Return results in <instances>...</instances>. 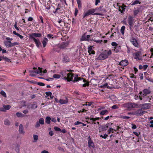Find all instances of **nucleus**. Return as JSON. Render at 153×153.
<instances>
[{
	"label": "nucleus",
	"instance_id": "f257e3e1",
	"mask_svg": "<svg viewBox=\"0 0 153 153\" xmlns=\"http://www.w3.org/2000/svg\"><path fill=\"white\" fill-rule=\"evenodd\" d=\"M93 117V115L90 116V117H85L86 120H87L86 122L87 123L91 124H95L99 125V123L97 122L95 123V122L97 120H99L100 119V117H96L95 118Z\"/></svg>",
	"mask_w": 153,
	"mask_h": 153
},
{
	"label": "nucleus",
	"instance_id": "f03ea898",
	"mask_svg": "<svg viewBox=\"0 0 153 153\" xmlns=\"http://www.w3.org/2000/svg\"><path fill=\"white\" fill-rule=\"evenodd\" d=\"M150 92L151 91L149 90L146 88L144 89L143 92L140 91L139 93V94L141 95V97H143V99L144 98H146V100L147 101L151 100L152 98V96H151V97L149 96H147V95L149 94Z\"/></svg>",
	"mask_w": 153,
	"mask_h": 153
},
{
	"label": "nucleus",
	"instance_id": "7ed1b4c3",
	"mask_svg": "<svg viewBox=\"0 0 153 153\" xmlns=\"http://www.w3.org/2000/svg\"><path fill=\"white\" fill-rule=\"evenodd\" d=\"M96 11V9L94 8L89 9L86 13H84L83 14V18H85L86 16L89 15H94L100 16H103V13H95Z\"/></svg>",
	"mask_w": 153,
	"mask_h": 153
},
{
	"label": "nucleus",
	"instance_id": "20e7f679",
	"mask_svg": "<svg viewBox=\"0 0 153 153\" xmlns=\"http://www.w3.org/2000/svg\"><path fill=\"white\" fill-rule=\"evenodd\" d=\"M133 16L129 15L127 19L128 23L129 24V29L132 30V27H133L134 24L135 22Z\"/></svg>",
	"mask_w": 153,
	"mask_h": 153
},
{
	"label": "nucleus",
	"instance_id": "39448f33",
	"mask_svg": "<svg viewBox=\"0 0 153 153\" xmlns=\"http://www.w3.org/2000/svg\"><path fill=\"white\" fill-rule=\"evenodd\" d=\"M142 109H139L136 111L134 113H128V114L135 115L137 116H141L146 113V111H143Z\"/></svg>",
	"mask_w": 153,
	"mask_h": 153
},
{
	"label": "nucleus",
	"instance_id": "423d86ee",
	"mask_svg": "<svg viewBox=\"0 0 153 153\" xmlns=\"http://www.w3.org/2000/svg\"><path fill=\"white\" fill-rule=\"evenodd\" d=\"M73 71L70 70H63L61 71L60 74L62 75V78L64 80H66L67 78H66L69 72H72Z\"/></svg>",
	"mask_w": 153,
	"mask_h": 153
},
{
	"label": "nucleus",
	"instance_id": "0eeeda50",
	"mask_svg": "<svg viewBox=\"0 0 153 153\" xmlns=\"http://www.w3.org/2000/svg\"><path fill=\"white\" fill-rule=\"evenodd\" d=\"M4 43L6 47L7 48L19 45V43L18 42H15L12 43L10 41H5L4 42Z\"/></svg>",
	"mask_w": 153,
	"mask_h": 153
},
{
	"label": "nucleus",
	"instance_id": "6e6552de",
	"mask_svg": "<svg viewBox=\"0 0 153 153\" xmlns=\"http://www.w3.org/2000/svg\"><path fill=\"white\" fill-rule=\"evenodd\" d=\"M88 141V147L90 148H92L94 149L95 147L94 143L93 140H91V136H89L87 138Z\"/></svg>",
	"mask_w": 153,
	"mask_h": 153
},
{
	"label": "nucleus",
	"instance_id": "1a4fd4ad",
	"mask_svg": "<svg viewBox=\"0 0 153 153\" xmlns=\"http://www.w3.org/2000/svg\"><path fill=\"white\" fill-rule=\"evenodd\" d=\"M42 36V34L40 33H33L30 34L29 38L31 39L34 40L35 39H36L35 37H41Z\"/></svg>",
	"mask_w": 153,
	"mask_h": 153
},
{
	"label": "nucleus",
	"instance_id": "9d476101",
	"mask_svg": "<svg viewBox=\"0 0 153 153\" xmlns=\"http://www.w3.org/2000/svg\"><path fill=\"white\" fill-rule=\"evenodd\" d=\"M141 54V51H138L136 52L133 54V56L134 59H136L137 61L142 60V57H139Z\"/></svg>",
	"mask_w": 153,
	"mask_h": 153
},
{
	"label": "nucleus",
	"instance_id": "9b49d317",
	"mask_svg": "<svg viewBox=\"0 0 153 153\" xmlns=\"http://www.w3.org/2000/svg\"><path fill=\"white\" fill-rule=\"evenodd\" d=\"M39 69L38 70H36V71H29L30 72V75L31 76H36V74H39L40 72L41 73L42 72V69L40 68H39Z\"/></svg>",
	"mask_w": 153,
	"mask_h": 153
},
{
	"label": "nucleus",
	"instance_id": "f8f14e48",
	"mask_svg": "<svg viewBox=\"0 0 153 153\" xmlns=\"http://www.w3.org/2000/svg\"><path fill=\"white\" fill-rule=\"evenodd\" d=\"M130 41L134 47L137 48L138 47L139 44L137 41L133 37H131Z\"/></svg>",
	"mask_w": 153,
	"mask_h": 153
},
{
	"label": "nucleus",
	"instance_id": "ddd939ff",
	"mask_svg": "<svg viewBox=\"0 0 153 153\" xmlns=\"http://www.w3.org/2000/svg\"><path fill=\"white\" fill-rule=\"evenodd\" d=\"M44 123V120L43 118H40L39 121L36 123L35 127L36 128H38L40 126V124L43 125Z\"/></svg>",
	"mask_w": 153,
	"mask_h": 153
},
{
	"label": "nucleus",
	"instance_id": "4468645a",
	"mask_svg": "<svg viewBox=\"0 0 153 153\" xmlns=\"http://www.w3.org/2000/svg\"><path fill=\"white\" fill-rule=\"evenodd\" d=\"M69 43L68 42H64L61 43L59 45V47L61 49H64L68 47Z\"/></svg>",
	"mask_w": 153,
	"mask_h": 153
},
{
	"label": "nucleus",
	"instance_id": "2eb2a0df",
	"mask_svg": "<svg viewBox=\"0 0 153 153\" xmlns=\"http://www.w3.org/2000/svg\"><path fill=\"white\" fill-rule=\"evenodd\" d=\"M74 77V75L73 73H69L68 74V75L66 77L67 79L66 80H67L68 82L72 81Z\"/></svg>",
	"mask_w": 153,
	"mask_h": 153
},
{
	"label": "nucleus",
	"instance_id": "dca6fc26",
	"mask_svg": "<svg viewBox=\"0 0 153 153\" xmlns=\"http://www.w3.org/2000/svg\"><path fill=\"white\" fill-rule=\"evenodd\" d=\"M103 7L102 5H101L98 8L97 7L95 9H96V11H97V13H104L106 12V10L104 9H102Z\"/></svg>",
	"mask_w": 153,
	"mask_h": 153
},
{
	"label": "nucleus",
	"instance_id": "f3484780",
	"mask_svg": "<svg viewBox=\"0 0 153 153\" xmlns=\"http://www.w3.org/2000/svg\"><path fill=\"white\" fill-rule=\"evenodd\" d=\"M106 57L107 58L110 55L112 54V52L111 50H104L102 52Z\"/></svg>",
	"mask_w": 153,
	"mask_h": 153
},
{
	"label": "nucleus",
	"instance_id": "a211bd4d",
	"mask_svg": "<svg viewBox=\"0 0 153 153\" xmlns=\"http://www.w3.org/2000/svg\"><path fill=\"white\" fill-rule=\"evenodd\" d=\"M150 103H145L143 104L142 105L141 108L143 110L149 109L150 108Z\"/></svg>",
	"mask_w": 153,
	"mask_h": 153
},
{
	"label": "nucleus",
	"instance_id": "6ab92c4d",
	"mask_svg": "<svg viewBox=\"0 0 153 153\" xmlns=\"http://www.w3.org/2000/svg\"><path fill=\"white\" fill-rule=\"evenodd\" d=\"M128 63V61L127 60H122L120 62L119 64L123 66H127Z\"/></svg>",
	"mask_w": 153,
	"mask_h": 153
},
{
	"label": "nucleus",
	"instance_id": "aec40b11",
	"mask_svg": "<svg viewBox=\"0 0 153 153\" xmlns=\"http://www.w3.org/2000/svg\"><path fill=\"white\" fill-rule=\"evenodd\" d=\"M121 50V46H117V47H114L112 49V51L114 53H117L120 52Z\"/></svg>",
	"mask_w": 153,
	"mask_h": 153
},
{
	"label": "nucleus",
	"instance_id": "412c9836",
	"mask_svg": "<svg viewBox=\"0 0 153 153\" xmlns=\"http://www.w3.org/2000/svg\"><path fill=\"white\" fill-rule=\"evenodd\" d=\"M68 102V100L67 97H65V100L60 99L59 101V102L61 105L67 104Z\"/></svg>",
	"mask_w": 153,
	"mask_h": 153
},
{
	"label": "nucleus",
	"instance_id": "4be33fe9",
	"mask_svg": "<svg viewBox=\"0 0 153 153\" xmlns=\"http://www.w3.org/2000/svg\"><path fill=\"white\" fill-rule=\"evenodd\" d=\"M105 56V55L102 52L99 55L97 58V59L100 60H104L107 58Z\"/></svg>",
	"mask_w": 153,
	"mask_h": 153
},
{
	"label": "nucleus",
	"instance_id": "5701e85b",
	"mask_svg": "<svg viewBox=\"0 0 153 153\" xmlns=\"http://www.w3.org/2000/svg\"><path fill=\"white\" fill-rule=\"evenodd\" d=\"M19 133L21 134H24L25 133L24 131V127L22 124H21L19 126Z\"/></svg>",
	"mask_w": 153,
	"mask_h": 153
},
{
	"label": "nucleus",
	"instance_id": "b1692460",
	"mask_svg": "<svg viewBox=\"0 0 153 153\" xmlns=\"http://www.w3.org/2000/svg\"><path fill=\"white\" fill-rule=\"evenodd\" d=\"M140 8L139 7H137V9L133 10V14L135 17L137 16V14L140 11Z\"/></svg>",
	"mask_w": 153,
	"mask_h": 153
},
{
	"label": "nucleus",
	"instance_id": "393cba45",
	"mask_svg": "<svg viewBox=\"0 0 153 153\" xmlns=\"http://www.w3.org/2000/svg\"><path fill=\"white\" fill-rule=\"evenodd\" d=\"M112 123H108V124H107L106 125L102 126H101L102 131H104L106 130H107V128L108 127V126L110 124H112Z\"/></svg>",
	"mask_w": 153,
	"mask_h": 153
},
{
	"label": "nucleus",
	"instance_id": "a878e982",
	"mask_svg": "<svg viewBox=\"0 0 153 153\" xmlns=\"http://www.w3.org/2000/svg\"><path fill=\"white\" fill-rule=\"evenodd\" d=\"M127 106L128 109L131 110L135 106V104L132 103H128L127 104Z\"/></svg>",
	"mask_w": 153,
	"mask_h": 153
},
{
	"label": "nucleus",
	"instance_id": "bb28decb",
	"mask_svg": "<svg viewBox=\"0 0 153 153\" xmlns=\"http://www.w3.org/2000/svg\"><path fill=\"white\" fill-rule=\"evenodd\" d=\"M48 40V39L46 37H45L43 40L42 41V43L43 48H45L46 46Z\"/></svg>",
	"mask_w": 153,
	"mask_h": 153
},
{
	"label": "nucleus",
	"instance_id": "cd10ccee",
	"mask_svg": "<svg viewBox=\"0 0 153 153\" xmlns=\"http://www.w3.org/2000/svg\"><path fill=\"white\" fill-rule=\"evenodd\" d=\"M83 79V78L78 77V76L76 75L74 78V80H72V81L74 82H77L79 80H81Z\"/></svg>",
	"mask_w": 153,
	"mask_h": 153
},
{
	"label": "nucleus",
	"instance_id": "c85d7f7f",
	"mask_svg": "<svg viewBox=\"0 0 153 153\" xmlns=\"http://www.w3.org/2000/svg\"><path fill=\"white\" fill-rule=\"evenodd\" d=\"M75 96L77 98H81L80 97L83 94L78 91H75L74 92Z\"/></svg>",
	"mask_w": 153,
	"mask_h": 153
},
{
	"label": "nucleus",
	"instance_id": "c756f323",
	"mask_svg": "<svg viewBox=\"0 0 153 153\" xmlns=\"http://www.w3.org/2000/svg\"><path fill=\"white\" fill-rule=\"evenodd\" d=\"M35 43V44H36V46L38 48H39V45L41 44V43L40 42L39 40V39H35L34 40H33Z\"/></svg>",
	"mask_w": 153,
	"mask_h": 153
},
{
	"label": "nucleus",
	"instance_id": "7c9ffc66",
	"mask_svg": "<svg viewBox=\"0 0 153 153\" xmlns=\"http://www.w3.org/2000/svg\"><path fill=\"white\" fill-rule=\"evenodd\" d=\"M140 2L138 0H136L134 1H132L131 3L130 4L132 6L136 4H140Z\"/></svg>",
	"mask_w": 153,
	"mask_h": 153
},
{
	"label": "nucleus",
	"instance_id": "2f4dec72",
	"mask_svg": "<svg viewBox=\"0 0 153 153\" xmlns=\"http://www.w3.org/2000/svg\"><path fill=\"white\" fill-rule=\"evenodd\" d=\"M3 108H2V109H3L4 111H5L6 110H9L11 108V106L10 105H4L3 106Z\"/></svg>",
	"mask_w": 153,
	"mask_h": 153
},
{
	"label": "nucleus",
	"instance_id": "473e14b6",
	"mask_svg": "<svg viewBox=\"0 0 153 153\" xmlns=\"http://www.w3.org/2000/svg\"><path fill=\"white\" fill-rule=\"evenodd\" d=\"M70 61V59L67 56H65L63 58V62L65 63Z\"/></svg>",
	"mask_w": 153,
	"mask_h": 153
},
{
	"label": "nucleus",
	"instance_id": "72a5a7b5",
	"mask_svg": "<svg viewBox=\"0 0 153 153\" xmlns=\"http://www.w3.org/2000/svg\"><path fill=\"white\" fill-rule=\"evenodd\" d=\"M51 118L50 117H47L45 118V122L48 124H50L51 123Z\"/></svg>",
	"mask_w": 153,
	"mask_h": 153
},
{
	"label": "nucleus",
	"instance_id": "f704fd0d",
	"mask_svg": "<svg viewBox=\"0 0 153 153\" xmlns=\"http://www.w3.org/2000/svg\"><path fill=\"white\" fill-rule=\"evenodd\" d=\"M78 4V8L80 9L82 8V5L81 1L80 0H76Z\"/></svg>",
	"mask_w": 153,
	"mask_h": 153
},
{
	"label": "nucleus",
	"instance_id": "c9c22d12",
	"mask_svg": "<svg viewBox=\"0 0 153 153\" xmlns=\"http://www.w3.org/2000/svg\"><path fill=\"white\" fill-rule=\"evenodd\" d=\"M141 95H140L139 96L135 95L134 98L136 100L140 99V100H142L143 98V97H141Z\"/></svg>",
	"mask_w": 153,
	"mask_h": 153
},
{
	"label": "nucleus",
	"instance_id": "e433bc0d",
	"mask_svg": "<svg viewBox=\"0 0 153 153\" xmlns=\"http://www.w3.org/2000/svg\"><path fill=\"white\" fill-rule=\"evenodd\" d=\"M122 6L123 7V10H121L119 9V11L121 13H123L125 11V7H126V6L125 4H123L122 5Z\"/></svg>",
	"mask_w": 153,
	"mask_h": 153
},
{
	"label": "nucleus",
	"instance_id": "4c0bfd02",
	"mask_svg": "<svg viewBox=\"0 0 153 153\" xmlns=\"http://www.w3.org/2000/svg\"><path fill=\"white\" fill-rule=\"evenodd\" d=\"M13 33L15 35L17 36H19L21 39H22L23 38V37L22 35H20L19 33H17L16 31H13Z\"/></svg>",
	"mask_w": 153,
	"mask_h": 153
},
{
	"label": "nucleus",
	"instance_id": "58836bf2",
	"mask_svg": "<svg viewBox=\"0 0 153 153\" xmlns=\"http://www.w3.org/2000/svg\"><path fill=\"white\" fill-rule=\"evenodd\" d=\"M16 116L19 117H23L25 116V115L21 113L17 112L16 113Z\"/></svg>",
	"mask_w": 153,
	"mask_h": 153
},
{
	"label": "nucleus",
	"instance_id": "ea45409f",
	"mask_svg": "<svg viewBox=\"0 0 153 153\" xmlns=\"http://www.w3.org/2000/svg\"><path fill=\"white\" fill-rule=\"evenodd\" d=\"M125 27L124 26H123L121 28L120 32L122 35H124L125 32Z\"/></svg>",
	"mask_w": 153,
	"mask_h": 153
},
{
	"label": "nucleus",
	"instance_id": "a19ab883",
	"mask_svg": "<svg viewBox=\"0 0 153 153\" xmlns=\"http://www.w3.org/2000/svg\"><path fill=\"white\" fill-rule=\"evenodd\" d=\"M33 142H36L38 139V136L37 135L33 134Z\"/></svg>",
	"mask_w": 153,
	"mask_h": 153
},
{
	"label": "nucleus",
	"instance_id": "79ce46f5",
	"mask_svg": "<svg viewBox=\"0 0 153 153\" xmlns=\"http://www.w3.org/2000/svg\"><path fill=\"white\" fill-rule=\"evenodd\" d=\"M108 113V111L107 110H102L100 113V114L101 115H104L106 113Z\"/></svg>",
	"mask_w": 153,
	"mask_h": 153
},
{
	"label": "nucleus",
	"instance_id": "37998d69",
	"mask_svg": "<svg viewBox=\"0 0 153 153\" xmlns=\"http://www.w3.org/2000/svg\"><path fill=\"white\" fill-rule=\"evenodd\" d=\"M4 124L5 125L9 126L10 124V122L7 119L5 120H4Z\"/></svg>",
	"mask_w": 153,
	"mask_h": 153
},
{
	"label": "nucleus",
	"instance_id": "c03bdc74",
	"mask_svg": "<svg viewBox=\"0 0 153 153\" xmlns=\"http://www.w3.org/2000/svg\"><path fill=\"white\" fill-rule=\"evenodd\" d=\"M2 59H4L5 61L7 62H10V59L6 57H4V56H2Z\"/></svg>",
	"mask_w": 153,
	"mask_h": 153
},
{
	"label": "nucleus",
	"instance_id": "a18cd8bd",
	"mask_svg": "<svg viewBox=\"0 0 153 153\" xmlns=\"http://www.w3.org/2000/svg\"><path fill=\"white\" fill-rule=\"evenodd\" d=\"M114 129L113 128H110L108 131V134H109L111 132H112V133H114Z\"/></svg>",
	"mask_w": 153,
	"mask_h": 153
},
{
	"label": "nucleus",
	"instance_id": "49530a36",
	"mask_svg": "<svg viewBox=\"0 0 153 153\" xmlns=\"http://www.w3.org/2000/svg\"><path fill=\"white\" fill-rule=\"evenodd\" d=\"M0 94H1L2 96L5 97H6V94L5 92L3 91H1L0 92Z\"/></svg>",
	"mask_w": 153,
	"mask_h": 153
},
{
	"label": "nucleus",
	"instance_id": "de8ad7c7",
	"mask_svg": "<svg viewBox=\"0 0 153 153\" xmlns=\"http://www.w3.org/2000/svg\"><path fill=\"white\" fill-rule=\"evenodd\" d=\"M53 77L54 78L59 79L60 77L61 76L59 74H54L53 75Z\"/></svg>",
	"mask_w": 153,
	"mask_h": 153
},
{
	"label": "nucleus",
	"instance_id": "09e8293b",
	"mask_svg": "<svg viewBox=\"0 0 153 153\" xmlns=\"http://www.w3.org/2000/svg\"><path fill=\"white\" fill-rule=\"evenodd\" d=\"M53 35L49 33V34H47V37L49 38L50 39L51 38L52 39H53L54 37L53 36Z\"/></svg>",
	"mask_w": 153,
	"mask_h": 153
},
{
	"label": "nucleus",
	"instance_id": "8fccbe9b",
	"mask_svg": "<svg viewBox=\"0 0 153 153\" xmlns=\"http://www.w3.org/2000/svg\"><path fill=\"white\" fill-rule=\"evenodd\" d=\"M111 45L112 46L114 47H117L118 45V44L115 42H112L111 43Z\"/></svg>",
	"mask_w": 153,
	"mask_h": 153
},
{
	"label": "nucleus",
	"instance_id": "3c124183",
	"mask_svg": "<svg viewBox=\"0 0 153 153\" xmlns=\"http://www.w3.org/2000/svg\"><path fill=\"white\" fill-rule=\"evenodd\" d=\"M54 129L56 131H61V129L57 126L54 127Z\"/></svg>",
	"mask_w": 153,
	"mask_h": 153
},
{
	"label": "nucleus",
	"instance_id": "603ef678",
	"mask_svg": "<svg viewBox=\"0 0 153 153\" xmlns=\"http://www.w3.org/2000/svg\"><path fill=\"white\" fill-rule=\"evenodd\" d=\"M149 21H151V22H152L153 21V15H151L150 16L149 18V19L147 22H149Z\"/></svg>",
	"mask_w": 153,
	"mask_h": 153
},
{
	"label": "nucleus",
	"instance_id": "864d4df0",
	"mask_svg": "<svg viewBox=\"0 0 153 153\" xmlns=\"http://www.w3.org/2000/svg\"><path fill=\"white\" fill-rule=\"evenodd\" d=\"M45 93L47 97L51 96V95L52 94V93L50 91L46 92Z\"/></svg>",
	"mask_w": 153,
	"mask_h": 153
},
{
	"label": "nucleus",
	"instance_id": "5fc2aeb1",
	"mask_svg": "<svg viewBox=\"0 0 153 153\" xmlns=\"http://www.w3.org/2000/svg\"><path fill=\"white\" fill-rule=\"evenodd\" d=\"M100 136L103 138L106 139L108 137V135L106 134H105L104 135H101Z\"/></svg>",
	"mask_w": 153,
	"mask_h": 153
},
{
	"label": "nucleus",
	"instance_id": "6e6d98bb",
	"mask_svg": "<svg viewBox=\"0 0 153 153\" xmlns=\"http://www.w3.org/2000/svg\"><path fill=\"white\" fill-rule=\"evenodd\" d=\"M121 118L123 119H129L130 118L129 117L125 116H121Z\"/></svg>",
	"mask_w": 153,
	"mask_h": 153
},
{
	"label": "nucleus",
	"instance_id": "4d7b16f0",
	"mask_svg": "<svg viewBox=\"0 0 153 153\" xmlns=\"http://www.w3.org/2000/svg\"><path fill=\"white\" fill-rule=\"evenodd\" d=\"M17 22H15V24L14 25V26L15 28L17 30H19V28L17 26Z\"/></svg>",
	"mask_w": 153,
	"mask_h": 153
},
{
	"label": "nucleus",
	"instance_id": "13d9d810",
	"mask_svg": "<svg viewBox=\"0 0 153 153\" xmlns=\"http://www.w3.org/2000/svg\"><path fill=\"white\" fill-rule=\"evenodd\" d=\"M143 73H140L139 74V76H140V78L141 80H143Z\"/></svg>",
	"mask_w": 153,
	"mask_h": 153
},
{
	"label": "nucleus",
	"instance_id": "bf43d9fd",
	"mask_svg": "<svg viewBox=\"0 0 153 153\" xmlns=\"http://www.w3.org/2000/svg\"><path fill=\"white\" fill-rule=\"evenodd\" d=\"M78 13V10L77 8H75V11H74V16H76L77 15V14Z\"/></svg>",
	"mask_w": 153,
	"mask_h": 153
},
{
	"label": "nucleus",
	"instance_id": "052dcab7",
	"mask_svg": "<svg viewBox=\"0 0 153 153\" xmlns=\"http://www.w3.org/2000/svg\"><path fill=\"white\" fill-rule=\"evenodd\" d=\"M130 77L131 78H134L135 79L136 78V76L133 73L130 74Z\"/></svg>",
	"mask_w": 153,
	"mask_h": 153
},
{
	"label": "nucleus",
	"instance_id": "680f3d73",
	"mask_svg": "<svg viewBox=\"0 0 153 153\" xmlns=\"http://www.w3.org/2000/svg\"><path fill=\"white\" fill-rule=\"evenodd\" d=\"M87 111V110H85V109H83L80 110V111H78V112L79 113H80L81 112L83 113L85 112H86Z\"/></svg>",
	"mask_w": 153,
	"mask_h": 153
},
{
	"label": "nucleus",
	"instance_id": "e2e57ef3",
	"mask_svg": "<svg viewBox=\"0 0 153 153\" xmlns=\"http://www.w3.org/2000/svg\"><path fill=\"white\" fill-rule=\"evenodd\" d=\"M89 85V83L88 82L85 83L84 84L82 85L83 87H85L86 86H88Z\"/></svg>",
	"mask_w": 153,
	"mask_h": 153
},
{
	"label": "nucleus",
	"instance_id": "0e129e2a",
	"mask_svg": "<svg viewBox=\"0 0 153 153\" xmlns=\"http://www.w3.org/2000/svg\"><path fill=\"white\" fill-rule=\"evenodd\" d=\"M37 85L41 86H44L45 85V84L42 82H38Z\"/></svg>",
	"mask_w": 153,
	"mask_h": 153
},
{
	"label": "nucleus",
	"instance_id": "69168bd1",
	"mask_svg": "<svg viewBox=\"0 0 153 153\" xmlns=\"http://www.w3.org/2000/svg\"><path fill=\"white\" fill-rule=\"evenodd\" d=\"M81 40L82 41H87V40L86 39V38L85 36H83L81 38Z\"/></svg>",
	"mask_w": 153,
	"mask_h": 153
},
{
	"label": "nucleus",
	"instance_id": "338daca9",
	"mask_svg": "<svg viewBox=\"0 0 153 153\" xmlns=\"http://www.w3.org/2000/svg\"><path fill=\"white\" fill-rule=\"evenodd\" d=\"M87 105L88 106H90L93 103V102H86Z\"/></svg>",
	"mask_w": 153,
	"mask_h": 153
},
{
	"label": "nucleus",
	"instance_id": "774afa93",
	"mask_svg": "<svg viewBox=\"0 0 153 153\" xmlns=\"http://www.w3.org/2000/svg\"><path fill=\"white\" fill-rule=\"evenodd\" d=\"M150 51L151 53V55L150 58H151L152 57V56H153V48H152L150 49Z\"/></svg>",
	"mask_w": 153,
	"mask_h": 153
}]
</instances>
